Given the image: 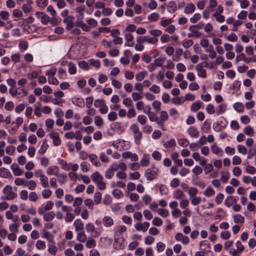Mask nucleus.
Wrapping results in <instances>:
<instances>
[{"instance_id": "nucleus-20", "label": "nucleus", "mask_w": 256, "mask_h": 256, "mask_svg": "<svg viewBox=\"0 0 256 256\" xmlns=\"http://www.w3.org/2000/svg\"><path fill=\"white\" fill-rule=\"evenodd\" d=\"M48 146V145L46 144V140H43L42 141L40 148L38 150V152L41 154H44L46 152Z\"/></svg>"}, {"instance_id": "nucleus-21", "label": "nucleus", "mask_w": 256, "mask_h": 256, "mask_svg": "<svg viewBox=\"0 0 256 256\" xmlns=\"http://www.w3.org/2000/svg\"><path fill=\"white\" fill-rule=\"evenodd\" d=\"M42 238H46L49 242L53 243L54 241V236L50 232L44 231Z\"/></svg>"}, {"instance_id": "nucleus-9", "label": "nucleus", "mask_w": 256, "mask_h": 256, "mask_svg": "<svg viewBox=\"0 0 256 256\" xmlns=\"http://www.w3.org/2000/svg\"><path fill=\"white\" fill-rule=\"evenodd\" d=\"M123 240L119 238H115L114 243V248L116 250H122L124 248V245L123 244Z\"/></svg>"}, {"instance_id": "nucleus-13", "label": "nucleus", "mask_w": 256, "mask_h": 256, "mask_svg": "<svg viewBox=\"0 0 256 256\" xmlns=\"http://www.w3.org/2000/svg\"><path fill=\"white\" fill-rule=\"evenodd\" d=\"M102 224L104 226L109 227L113 224L114 221L111 217L109 216H105L102 218Z\"/></svg>"}, {"instance_id": "nucleus-14", "label": "nucleus", "mask_w": 256, "mask_h": 256, "mask_svg": "<svg viewBox=\"0 0 256 256\" xmlns=\"http://www.w3.org/2000/svg\"><path fill=\"white\" fill-rule=\"evenodd\" d=\"M46 173L48 175L55 174L56 176L58 174V166H54L48 168Z\"/></svg>"}, {"instance_id": "nucleus-44", "label": "nucleus", "mask_w": 256, "mask_h": 256, "mask_svg": "<svg viewBox=\"0 0 256 256\" xmlns=\"http://www.w3.org/2000/svg\"><path fill=\"white\" fill-rule=\"evenodd\" d=\"M52 194V192L48 189H45L42 192V196L44 198H48Z\"/></svg>"}, {"instance_id": "nucleus-57", "label": "nucleus", "mask_w": 256, "mask_h": 256, "mask_svg": "<svg viewBox=\"0 0 256 256\" xmlns=\"http://www.w3.org/2000/svg\"><path fill=\"white\" fill-rule=\"evenodd\" d=\"M49 22H50V18L44 13L41 16V22L44 24H46Z\"/></svg>"}, {"instance_id": "nucleus-11", "label": "nucleus", "mask_w": 256, "mask_h": 256, "mask_svg": "<svg viewBox=\"0 0 256 256\" xmlns=\"http://www.w3.org/2000/svg\"><path fill=\"white\" fill-rule=\"evenodd\" d=\"M32 3L33 2L32 0H26V3L24 4L22 6V9L24 13H28L31 11L32 9L31 5Z\"/></svg>"}, {"instance_id": "nucleus-32", "label": "nucleus", "mask_w": 256, "mask_h": 256, "mask_svg": "<svg viewBox=\"0 0 256 256\" xmlns=\"http://www.w3.org/2000/svg\"><path fill=\"white\" fill-rule=\"evenodd\" d=\"M28 180H25L24 179L20 178H16L14 180V184L16 186H26L27 185Z\"/></svg>"}, {"instance_id": "nucleus-4", "label": "nucleus", "mask_w": 256, "mask_h": 256, "mask_svg": "<svg viewBox=\"0 0 256 256\" xmlns=\"http://www.w3.org/2000/svg\"><path fill=\"white\" fill-rule=\"evenodd\" d=\"M74 18L72 16H69L64 20V22L66 24V28L67 30H70L74 27Z\"/></svg>"}, {"instance_id": "nucleus-42", "label": "nucleus", "mask_w": 256, "mask_h": 256, "mask_svg": "<svg viewBox=\"0 0 256 256\" xmlns=\"http://www.w3.org/2000/svg\"><path fill=\"white\" fill-rule=\"evenodd\" d=\"M105 104V101L104 100H96L94 102V106L96 108L102 107Z\"/></svg>"}, {"instance_id": "nucleus-3", "label": "nucleus", "mask_w": 256, "mask_h": 256, "mask_svg": "<svg viewBox=\"0 0 256 256\" xmlns=\"http://www.w3.org/2000/svg\"><path fill=\"white\" fill-rule=\"evenodd\" d=\"M236 250H230V253L233 256H240V254L244 250V247L242 242L238 240L236 243Z\"/></svg>"}, {"instance_id": "nucleus-16", "label": "nucleus", "mask_w": 256, "mask_h": 256, "mask_svg": "<svg viewBox=\"0 0 256 256\" xmlns=\"http://www.w3.org/2000/svg\"><path fill=\"white\" fill-rule=\"evenodd\" d=\"M88 158H90L91 162L96 166H100V162L97 160L98 156L96 155L92 154L88 155Z\"/></svg>"}, {"instance_id": "nucleus-34", "label": "nucleus", "mask_w": 256, "mask_h": 256, "mask_svg": "<svg viewBox=\"0 0 256 256\" xmlns=\"http://www.w3.org/2000/svg\"><path fill=\"white\" fill-rule=\"evenodd\" d=\"M222 176H220V180L223 183L226 182L230 178V173L228 172H221Z\"/></svg>"}, {"instance_id": "nucleus-62", "label": "nucleus", "mask_w": 256, "mask_h": 256, "mask_svg": "<svg viewBox=\"0 0 256 256\" xmlns=\"http://www.w3.org/2000/svg\"><path fill=\"white\" fill-rule=\"evenodd\" d=\"M172 22L171 19H164V18L160 21V24L162 26H168Z\"/></svg>"}, {"instance_id": "nucleus-29", "label": "nucleus", "mask_w": 256, "mask_h": 256, "mask_svg": "<svg viewBox=\"0 0 256 256\" xmlns=\"http://www.w3.org/2000/svg\"><path fill=\"white\" fill-rule=\"evenodd\" d=\"M201 103L200 101H198L192 104L190 109L191 110L194 112H196L200 108Z\"/></svg>"}, {"instance_id": "nucleus-61", "label": "nucleus", "mask_w": 256, "mask_h": 256, "mask_svg": "<svg viewBox=\"0 0 256 256\" xmlns=\"http://www.w3.org/2000/svg\"><path fill=\"white\" fill-rule=\"evenodd\" d=\"M96 246V241L94 239L88 240L86 241V246L88 248H92Z\"/></svg>"}, {"instance_id": "nucleus-19", "label": "nucleus", "mask_w": 256, "mask_h": 256, "mask_svg": "<svg viewBox=\"0 0 256 256\" xmlns=\"http://www.w3.org/2000/svg\"><path fill=\"white\" fill-rule=\"evenodd\" d=\"M91 177L92 180L95 183H96L97 182H100V181L103 180L102 176L98 172H96L92 174Z\"/></svg>"}, {"instance_id": "nucleus-27", "label": "nucleus", "mask_w": 256, "mask_h": 256, "mask_svg": "<svg viewBox=\"0 0 256 256\" xmlns=\"http://www.w3.org/2000/svg\"><path fill=\"white\" fill-rule=\"evenodd\" d=\"M215 194L214 190L211 187L209 186L204 192V194L206 197H210L214 195Z\"/></svg>"}, {"instance_id": "nucleus-12", "label": "nucleus", "mask_w": 256, "mask_h": 256, "mask_svg": "<svg viewBox=\"0 0 256 256\" xmlns=\"http://www.w3.org/2000/svg\"><path fill=\"white\" fill-rule=\"evenodd\" d=\"M126 42L125 45L128 46H132L134 44L133 40L134 38L133 36L130 34H126L125 35Z\"/></svg>"}, {"instance_id": "nucleus-15", "label": "nucleus", "mask_w": 256, "mask_h": 256, "mask_svg": "<svg viewBox=\"0 0 256 256\" xmlns=\"http://www.w3.org/2000/svg\"><path fill=\"white\" fill-rule=\"evenodd\" d=\"M188 134L193 138H198L199 136V132L194 126H190L188 130Z\"/></svg>"}, {"instance_id": "nucleus-40", "label": "nucleus", "mask_w": 256, "mask_h": 256, "mask_svg": "<svg viewBox=\"0 0 256 256\" xmlns=\"http://www.w3.org/2000/svg\"><path fill=\"white\" fill-rule=\"evenodd\" d=\"M136 116V112L134 108V106L130 107L128 112L127 116L129 118H132Z\"/></svg>"}, {"instance_id": "nucleus-25", "label": "nucleus", "mask_w": 256, "mask_h": 256, "mask_svg": "<svg viewBox=\"0 0 256 256\" xmlns=\"http://www.w3.org/2000/svg\"><path fill=\"white\" fill-rule=\"evenodd\" d=\"M176 146V142L174 139L172 138L170 140H168L164 143V146L165 148L168 149L172 146Z\"/></svg>"}, {"instance_id": "nucleus-1", "label": "nucleus", "mask_w": 256, "mask_h": 256, "mask_svg": "<svg viewBox=\"0 0 256 256\" xmlns=\"http://www.w3.org/2000/svg\"><path fill=\"white\" fill-rule=\"evenodd\" d=\"M3 192L6 194L5 197H2V199L4 200H12L17 196V194L12 192V186L9 185L4 188Z\"/></svg>"}, {"instance_id": "nucleus-45", "label": "nucleus", "mask_w": 256, "mask_h": 256, "mask_svg": "<svg viewBox=\"0 0 256 256\" xmlns=\"http://www.w3.org/2000/svg\"><path fill=\"white\" fill-rule=\"evenodd\" d=\"M86 229L88 232L92 233L95 230V226L93 224L88 223L86 226Z\"/></svg>"}, {"instance_id": "nucleus-59", "label": "nucleus", "mask_w": 256, "mask_h": 256, "mask_svg": "<svg viewBox=\"0 0 256 256\" xmlns=\"http://www.w3.org/2000/svg\"><path fill=\"white\" fill-rule=\"evenodd\" d=\"M74 218V215L70 212H66L65 216L66 222H70Z\"/></svg>"}, {"instance_id": "nucleus-37", "label": "nucleus", "mask_w": 256, "mask_h": 256, "mask_svg": "<svg viewBox=\"0 0 256 256\" xmlns=\"http://www.w3.org/2000/svg\"><path fill=\"white\" fill-rule=\"evenodd\" d=\"M68 72L71 74H76V68L75 65L72 62H70L68 64Z\"/></svg>"}, {"instance_id": "nucleus-17", "label": "nucleus", "mask_w": 256, "mask_h": 256, "mask_svg": "<svg viewBox=\"0 0 256 256\" xmlns=\"http://www.w3.org/2000/svg\"><path fill=\"white\" fill-rule=\"evenodd\" d=\"M196 6L192 3L188 4L184 8V12L186 14H192L195 10Z\"/></svg>"}, {"instance_id": "nucleus-50", "label": "nucleus", "mask_w": 256, "mask_h": 256, "mask_svg": "<svg viewBox=\"0 0 256 256\" xmlns=\"http://www.w3.org/2000/svg\"><path fill=\"white\" fill-rule=\"evenodd\" d=\"M202 201V198L200 196H194L192 197L191 200V203L194 206H196L198 204Z\"/></svg>"}, {"instance_id": "nucleus-5", "label": "nucleus", "mask_w": 256, "mask_h": 256, "mask_svg": "<svg viewBox=\"0 0 256 256\" xmlns=\"http://www.w3.org/2000/svg\"><path fill=\"white\" fill-rule=\"evenodd\" d=\"M175 238L177 241H181L184 244H188L190 242L188 236L184 235L182 233L178 232L176 234Z\"/></svg>"}, {"instance_id": "nucleus-10", "label": "nucleus", "mask_w": 256, "mask_h": 256, "mask_svg": "<svg viewBox=\"0 0 256 256\" xmlns=\"http://www.w3.org/2000/svg\"><path fill=\"white\" fill-rule=\"evenodd\" d=\"M74 226L76 232L82 230L84 229V224L80 219H76L74 222Z\"/></svg>"}, {"instance_id": "nucleus-22", "label": "nucleus", "mask_w": 256, "mask_h": 256, "mask_svg": "<svg viewBox=\"0 0 256 256\" xmlns=\"http://www.w3.org/2000/svg\"><path fill=\"white\" fill-rule=\"evenodd\" d=\"M234 110L239 113L242 112L244 111V106L241 102H236L234 104Z\"/></svg>"}, {"instance_id": "nucleus-6", "label": "nucleus", "mask_w": 256, "mask_h": 256, "mask_svg": "<svg viewBox=\"0 0 256 256\" xmlns=\"http://www.w3.org/2000/svg\"><path fill=\"white\" fill-rule=\"evenodd\" d=\"M150 226L148 222H144V223H137L135 224V228L138 231L142 230L143 232H146Z\"/></svg>"}, {"instance_id": "nucleus-31", "label": "nucleus", "mask_w": 256, "mask_h": 256, "mask_svg": "<svg viewBox=\"0 0 256 256\" xmlns=\"http://www.w3.org/2000/svg\"><path fill=\"white\" fill-rule=\"evenodd\" d=\"M234 222L236 224H243L244 222V218L240 214H236L234 216Z\"/></svg>"}, {"instance_id": "nucleus-55", "label": "nucleus", "mask_w": 256, "mask_h": 256, "mask_svg": "<svg viewBox=\"0 0 256 256\" xmlns=\"http://www.w3.org/2000/svg\"><path fill=\"white\" fill-rule=\"evenodd\" d=\"M113 196L116 198H120L123 196L122 192L118 189H115L112 192Z\"/></svg>"}, {"instance_id": "nucleus-47", "label": "nucleus", "mask_w": 256, "mask_h": 256, "mask_svg": "<svg viewBox=\"0 0 256 256\" xmlns=\"http://www.w3.org/2000/svg\"><path fill=\"white\" fill-rule=\"evenodd\" d=\"M138 120L142 125H144L146 122L147 118L144 115H139L138 116Z\"/></svg>"}, {"instance_id": "nucleus-2", "label": "nucleus", "mask_w": 256, "mask_h": 256, "mask_svg": "<svg viewBox=\"0 0 256 256\" xmlns=\"http://www.w3.org/2000/svg\"><path fill=\"white\" fill-rule=\"evenodd\" d=\"M158 173V168L155 166H152L147 169L145 172V176L148 180H152L156 178Z\"/></svg>"}, {"instance_id": "nucleus-64", "label": "nucleus", "mask_w": 256, "mask_h": 256, "mask_svg": "<svg viewBox=\"0 0 256 256\" xmlns=\"http://www.w3.org/2000/svg\"><path fill=\"white\" fill-rule=\"evenodd\" d=\"M9 13L6 11L2 10L0 12V16L2 20H8L9 18Z\"/></svg>"}, {"instance_id": "nucleus-7", "label": "nucleus", "mask_w": 256, "mask_h": 256, "mask_svg": "<svg viewBox=\"0 0 256 256\" xmlns=\"http://www.w3.org/2000/svg\"><path fill=\"white\" fill-rule=\"evenodd\" d=\"M50 137L53 140V144L56 146H58L61 144L59 134L57 132H52L50 134Z\"/></svg>"}, {"instance_id": "nucleus-23", "label": "nucleus", "mask_w": 256, "mask_h": 256, "mask_svg": "<svg viewBox=\"0 0 256 256\" xmlns=\"http://www.w3.org/2000/svg\"><path fill=\"white\" fill-rule=\"evenodd\" d=\"M184 196L183 192L180 190H176L174 193V198L176 200L182 199Z\"/></svg>"}, {"instance_id": "nucleus-26", "label": "nucleus", "mask_w": 256, "mask_h": 256, "mask_svg": "<svg viewBox=\"0 0 256 256\" xmlns=\"http://www.w3.org/2000/svg\"><path fill=\"white\" fill-rule=\"evenodd\" d=\"M244 132L248 136H252L254 135V129L253 128L250 126H246L244 130Z\"/></svg>"}, {"instance_id": "nucleus-35", "label": "nucleus", "mask_w": 256, "mask_h": 256, "mask_svg": "<svg viewBox=\"0 0 256 256\" xmlns=\"http://www.w3.org/2000/svg\"><path fill=\"white\" fill-rule=\"evenodd\" d=\"M36 246L38 250H44L46 247V242L44 241L38 240L36 242Z\"/></svg>"}, {"instance_id": "nucleus-48", "label": "nucleus", "mask_w": 256, "mask_h": 256, "mask_svg": "<svg viewBox=\"0 0 256 256\" xmlns=\"http://www.w3.org/2000/svg\"><path fill=\"white\" fill-rule=\"evenodd\" d=\"M153 225L157 226H161L162 224V220L158 217H155L152 220Z\"/></svg>"}, {"instance_id": "nucleus-54", "label": "nucleus", "mask_w": 256, "mask_h": 256, "mask_svg": "<svg viewBox=\"0 0 256 256\" xmlns=\"http://www.w3.org/2000/svg\"><path fill=\"white\" fill-rule=\"evenodd\" d=\"M201 18V15L198 13H196L193 17L190 18V22L192 24L196 23Z\"/></svg>"}, {"instance_id": "nucleus-28", "label": "nucleus", "mask_w": 256, "mask_h": 256, "mask_svg": "<svg viewBox=\"0 0 256 256\" xmlns=\"http://www.w3.org/2000/svg\"><path fill=\"white\" fill-rule=\"evenodd\" d=\"M54 216L55 214L53 212H48L44 214V220L49 222L53 220Z\"/></svg>"}, {"instance_id": "nucleus-18", "label": "nucleus", "mask_w": 256, "mask_h": 256, "mask_svg": "<svg viewBox=\"0 0 256 256\" xmlns=\"http://www.w3.org/2000/svg\"><path fill=\"white\" fill-rule=\"evenodd\" d=\"M196 69L198 71V76L203 78H206V70L204 68H202V66L200 65H196Z\"/></svg>"}, {"instance_id": "nucleus-52", "label": "nucleus", "mask_w": 256, "mask_h": 256, "mask_svg": "<svg viewBox=\"0 0 256 256\" xmlns=\"http://www.w3.org/2000/svg\"><path fill=\"white\" fill-rule=\"evenodd\" d=\"M114 172L110 168L105 172V176L108 179H110L114 175Z\"/></svg>"}, {"instance_id": "nucleus-60", "label": "nucleus", "mask_w": 256, "mask_h": 256, "mask_svg": "<svg viewBox=\"0 0 256 256\" xmlns=\"http://www.w3.org/2000/svg\"><path fill=\"white\" fill-rule=\"evenodd\" d=\"M36 4L38 6L44 8L48 4V0H37Z\"/></svg>"}, {"instance_id": "nucleus-51", "label": "nucleus", "mask_w": 256, "mask_h": 256, "mask_svg": "<svg viewBox=\"0 0 256 256\" xmlns=\"http://www.w3.org/2000/svg\"><path fill=\"white\" fill-rule=\"evenodd\" d=\"M84 204L86 206H88L90 209L92 210L94 207V202L90 198H88L84 200Z\"/></svg>"}, {"instance_id": "nucleus-30", "label": "nucleus", "mask_w": 256, "mask_h": 256, "mask_svg": "<svg viewBox=\"0 0 256 256\" xmlns=\"http://www.w3.org/2000/svg\"><path fill=\"white\" fill-rule=\"evenodd\" d=\"M77 240L81 242H86V236L84 232H82L78 234Z\"/></svg>"}, {"instance_id": "nucleus-8", "label": "nucleus", "mask_w": 256, "mask_h": 256, "mask_svg": "<svg viewBox=\"0 0 256 256\" xmlns=\"http://www.w3.org/2000/svg\"><path fill=\"white\" fill-rule=\"evenodd\" d=\"M13 174L16 176H19L24 173V170H21L17 164H13L10 166Z\"/></svg>"}, {"instance_id": "nucleus-43", "label": "nucleus", "mask_w": 256, "mask_h": 256, "mask_svg": "<svg viewBox=\"0 0 256 256\" xmlns=\"http://www.w3.org/2000/svg\"><path fill=\"white\" fill-rule=\"evenodd\" d=\"M189 30L192 33L194 37L199 38L202 36V34L198 31V30L196 28H192L190 29V26L189 27Z\"/></svg>"}, {"instance_id": "nucleus-41", "label": "nucleus", "mask_w": 256, "mask_h": 256, "mask_svg": "<svg viewBox=\"0 0 256 256\" xmlns=\"http://www.w3.org/2000/svg\"><path fill=\"white\" fill-rule=\"evenodd\" d=\"M157 212L163 218H166L169 214L168 211L166 209H158Z\"/></svg>"}, {"instance_id": "nucleus-63", "label": "nucleus", "mask_w": 256, "mask_h": 256, "mask_svg": "<svg viewBox=\"0 0 256 256\" xmlns=\"http://www.w3.org/2000/svg\"><path fill=\"white\" fill-rule=\"evenodd\" d=\"M198 192V190L196 188H191L188 190V195L191 197H194Z\"/></svg>"}, {"instance_id": "nucleus-58", "label": "nucleus", "mask_w": 256, "mask_h": 256, "mask_svg": "<svg viewBox=\"0 0 256 256\" xmlns=\"http://www.w3.org/2000/svg\"><path fill=\"white\" fill-rule=\"evenodd\" d=\"M26 186H28L30 190H34L36 186V184L34 180H30V181H28Z\"/></svg>"}, {"instance_id": "nucleus-33", "label": "nucleus", "mask_w": 256, "mask_h": 256, "mask_svg": "<svg viewBox=\"0 0 256 256\" xmlns=\"http://www.w3.org/2000/svg\"><path fill=\"white\" fill-rule=\"evenodd\" d=\"M206 52L209 53V56L211 58H214L216 56V52L214 50V48L212 46H210L209 47V48L206 50Z\"/></svg>"}, {"instance_id": "nucleus-56", "label": "nucleus", "mask_w": 256, "mask_h": 256, "mask_svg": "<svg viewBox=\"0 0 256 256\" xmlns=\"http://www.w3.org/2000/svg\"><path fill=\"white\" fill-rule=\"evenodd\" d=\"M224 198V195L222 193H220L216 196L215 198V202L218 204H220L222 202Z\"/></svg>"}, {"instance_id": "nucleus-46", "label": "nucleus", "mask_w": 256, "mask_h": 256, "mask_svg": "<svg viewBox=\"0 0 256 256\" xmlns=\"http://www.w3.org/2000/svg\"><path fill=\"white\" fill-rule=\"evenodd\" d=\"M102 200V194L100 192H96L94 196V202L96 204L100 203Z\"/></svg>"}, {"instance_id": "nucleus-38", "label": "nucleus", "mask_w": 256, "mask_h": 256, "mask_svg": "<svg viewBox=\"0 0 256 256\" xmlns=\"http://www.w3.org/2000/svg\"><path fill=\"white\" fill-rule=\"evenodd\" d=\"M134 141L136 144L139 145L140 144V140L142 138V133L140 131L136 134H134Z\"/></svg>"}, {"instance_id": "nucleus-53", "label": "nucleus", "mask_w": 256, "mask_h": 256, "mask_svg": "<svg viewBox=\"0 0 256 256\" xmlns=\"http://www.w3.org/2000/svg\"><path fill=\"white\" fill-rule=\"evenodd\" d=\"M94 124L98 126H100L103 124V120L102 118L99 116H96L94 118Z\"/></svg>"}, {"instance_id": "nucleus-49", "label": "nucleus", "mask_w": 256, "mask_h": 256, "mask_svg": "<svg viewBox=\"0 0 256 256\" xmlns=\"http://www.w3.org/2000/svg\"><path fill=\"white\" fill-rule=\"evenodd\" d=\"M122 103L127 107L133 106L132 100L130 98H126L123 100Z\"/></svg>"}, {"instance_id": "nucleus-39", "label": "nucleus", "mask_w": 256, "mask_h": 256, "mask_svg": "<svg viewBox=\"0 0 256 256\" xmlns=\"http://www.w3.org/2000/svg\"><path fill=\"white\" fill-rule=\"evenodd\" d=\"M40 180L44 188H48V178L44 175L42 177L40 178Z\"/></svg>"}, {"instance_id": "nucleus-24", "label": "nucleus", "mask_w": 256, "mask_h": 256, "mask_svg": "<svg viewBox=\"0 0 256 256\" xmlns=\"http://www.w3.org/2000/svg\"><path fill=\"white\" fill-rule=\"evenodd\" d=\"M147 75L146 71H142L136 74V79L137 81L140 82Z\"/></svg>"}, {"instance_id": "nucleus-36", "label": "nucleus", "mask_w": 256, "mask_h": 256, "mask_svg": "<svg viewBox=\"0 0 256 256\" xmlns=\"http://www.w3.org/2000/svg\"><path fill=\"white\" fill-rule=\"evenodd\" d=\"M144 40L149 44H156L158 40L156 38H151L150 36H145Z\"/></svg>"}]
</instances>
